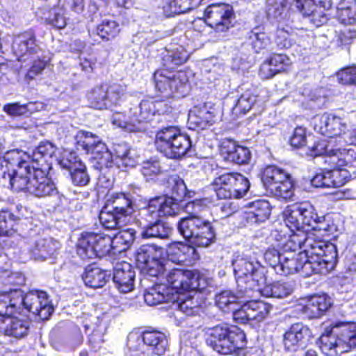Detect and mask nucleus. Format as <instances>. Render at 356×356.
Segmentation results:
<instances>
[{
	"label": "nucleus",
	"instance_id": "nucleus-55",
	"mask_svg": "<svg viewBox=\"0 0 356 356\" xmlns=\"http://www.w3.org/2000/svg\"><path fill=\"white\" fill-rule=\"evenodd\" d=\"M166 170L161 165L160 161L156 157L144 161L141 164L140 172L147 179H152L154 177Z\"/></svg>",
	"mask_w": 356,
	"mask_h": 356
},
{
	"label": "nucleus",
	"instance_id": "nucleus-43",
	"mask_svg": "<svg viewBox=\"0 0 356 356\" xmlns=\"http://www.w3.org/2000/svg\"><path fill=\"white\" fill-rule=\"evenodd\" d=\"M114 161V166L119 168L120 165L124 167H134L136 163V160L133 155L129 145L125 143H118L113 145V152H111Z\"/></svg>",
	"mask_w": 356,
	"mask_h": 356
},
{
	"label": "nucleus",
	"instance_id": "nucleus-13",
	"mask_svg": "<svg viewBox=\"0 0 356 356\" xmlns=\"http://www.w3.org/2000/svg\"><path fill=\"white\" fill-rule=\"evenodd\" d=\"M154 81L157 91L164 97H184L189 90L188 79L185 72H172L163 68L154 73Z\"/></svg>",
	"mask_w": 356,
	"mask_h": 356
},
{
	"label": "nucleus",
	"instance_id": "nucleus-10",
	"mask_svg": "<svg viewBox=\"0 0 356 356\" xmlns=\"http://www.w3.org/2000/svg\"><path fill=\"white\" fill-rule=\"evenodd\" d=\"M206 334L207 344L220 354H231L245 346V333L227 323L207 328Z\"/></svg>",
	"mask_w": 356,
	"mask_h": 356
},
{
	"label": "nucleus",
	"instance_id": "nucleus-63",
	"mask_svg": "<svg viewBox=\"0 0 356 356\" xmlns=\"http://www.w3.org/2000/svg\"><path fill=\"white\" fill-rule=\"evenodd\" d=\"M283 252H281L275 248H268L264 254V258L266 262L271 266L276 273V268L280 266L281 259H282Z\"/></svg>",
	"mask_w": 356,
	"mask_h": 356
},
{
	"label": "nucleus",
	"instance_id": "nucleus-57",
	"mask_svg": "<svg viewBox=\"0 0 356 356\" xmlns=\"http://www.w3.org/2000/svg\"><path fill=\"white\" fill-rule=\"evenodd\" d=\"M3 280V289L1 288V291H9L10 289L14 290L17 288L10 287L8 289H6V285L20 286L24 284L25 277L22 273L19 272H10L8 270H1V280ZM17 290H20L17 289Z\"/></svg>",
	"mask_w": 356,
	"mask_h": 356
},
{
	"label": "nucleus",
	"instance_id": "nucleus-5",
	"mask_svg": "<svg viewBox=\"0 0 356 356\" xmlns=\"http://www.w3.org/2000/svg\"><path fill=\"white\" fill-rule=\"evenodd\" d=\"M326 250V258L318 261L291 252H283L280 264L276 268V273L288 275L297 273L305 277L312 274H326L335 268L338 258L335 245H329Z\"/></svg>",
	"mask_w": 356,
	"mask_h": 356
},
{
	"label": "nucleus",
	"instance_id": "nucleus-14",
	"mask_svg": "<svg viewBox=\"0 0 356 356\" xmlns=\"http://www.w3.org/2000/svg\"><path fill=\"white\" fill-rule=\"evenodd\" d=\"M213 190L218 199L227 200L244 197L250 188L249 180L240 173H225L213 181Z\"/></svg>",
	"mask_w": 356,
	"mask_h": 356
},
{
	"label": "nucleus",
	"instance_id": "nucleus-35",
	"mask_svg": "<svg viewBox=\"0 0 356 356\" xmlns=\"http://www.w3.org/2000/svg\"><path fill=\"white\" fill-rule=\"evenodd\" d=\"M189 54L181 45H175L166 48L162 53V63L165 69L172 70L184 64Z\"/></svg>",
	"mask_w": 356,
	"mask_h": 356
},
{
	"label": "nucleus",
	"instance_id": "nucleus-8",
	"mask_svg": "<svg viewBox=\"0 0 356 356\" xmlns=\"http://www.w3.org/2000/svg\"><path fill=\"white\" fill-rule=\"evenodd\" d=\"M319 342V347L325 356L348 352L356 346V323H334L321 334Z\"/></svg>",
	"mask_w": 356,
	"mask_h": 356
},
{
	"label": "nucleus",
	"instance_id": "nucleus-33",
	"mask_svg": "<svg viewBox=\"0 0 356 356\" xmlns=\"http://www.w3.org/2000/svg\"><path fill=\"white\" fill-rule=\"evenodd\" d=\"M144 300L148 305L152 306L167 302H175V297L165 283L159 282L145 289Z\"/></svg>",
	"mask_w": 356,
	"mask_h": 356
},
{
	"label": "nucleus",
	"instance_id": "nucleus-49",
	"mask_svg": "<svg viewBox=\"0 0 356 356\" xmlns=\"http://www.w3.org/2000/svg\"><path fill=\"white\" fill-rule=\"evenodd\" d=\"M329 170L330 188H337L343 186L350 179L356 178V170H350L343 167H332Z\"/></svg>",
	"mask_w": 356,
	"mask_h": 356
},
{
	"label": "nucleus",
	"instance_id": "nucleus-32",
	"mask_svg": "<svg viewBox=\"0 0 356 356\" xmlns=\"http://www.w3.org/2000/svg\"><path fill=\"white\" fill-rule=\"evenodd\" d=\"M245 44L250 47L254 52L259 54L268 49L271 44V40L264 26H257L247 32Z\"/></svg>",
	"mask_w": 356,
	"mask_h": 356
},
{
	"label": "nucleus",
	"instance_id": "nucleus-7",
	"mask_svg": "<svg viewBox=\"0 0 356 356\" xmlns=\"http://www.w3.org/2000/svg\"><path fill=\"white\" fill-rule=\"evenodd\" d=\"M193 208V201L186 204L184 209L188 216L178 221L177 230L180 235L194 245L208 247L216 241V229L213 222L194 214Z\"/></svg>",
	"mask_w": 356,
	"mask_h": 356
},
{
	"label": "nucleus",
	"instance_id": "nucleus-30",
	"mask_svg": "<svg viewBox=\"0 0 356 356\" xmlns=\"http://www.w3.org/2000/svg\"><path fill=\"white\" fill-rule=\"evenodd\" d=\"M197 289L186 291V293H179L180 296H175V302L173 305L175 309L185 314L186 316H193L198 313L200 302L198 300L200 293Z\"/></svg>",
	"mask_w": 356,
	"mask_h": 356
},
{
	"label": "nucleus",
	"instance_id": "nucleus-58",
	"mask_svg": "<svg viewBox=\"0 0 356 356\" xmlns=\"http://www.w3.org/2000/svg\"><path fill=\"white\" fill-rule=\"evenodd\" d=\"M111 122L113 124L122 128L128 132H138V131L129 129V127L136 125L134 117L132 116L131 113V108H129V115L127 117L120 112L114 113L111 117Z\"/></svg>",
	"mask_w": 356,
	"mask_h": 356
},
{
	"label": "nucleus",
	"instance_id": "nucleus-42",
	"mask_svg": "<svg viewBox=\"0 0 356 356\" xmlns=\"http://www.w3.org/2000/svg\"><path fill=\"white\" fill-rule=\"evenodd\" d=\"M66 5L67 0H58L56 6L44 13L43 19L45 22L58 29L65 28L66 26L65 17L67 11Z\"/></svg>",
	"mask_w": 356,
	"mask_h": 356
},
{
	"label": "nucleus",
	"instance_id": "nucleus-44",
	"mask_svg": "<svg viewBox=\"0 0 356 356\" xmlns=\"http://www.w3.org/2000/svg\"><path fill=\"white\" fill-rule=\"evenodd\" d=\"M163 249L154 244L142 245L136 251V261L137 266L147 264L151 260L161 259L163 255Z\"/></svg>",
	"mask_w": 356,
	"mask_h": 356
},
{
	"label": "nucleus",
	"instance_id": "nucleus-19",
	"mask_svg": "<svg viewBox=\"0 0 356 356\" xmlns=\"http://www.w3.org/2000/svg\"><path fill=\"white\" fill-rule=\"evenodd\" d=\"M286 225L291 230L304 229L310 227L317 213L314 207L309 202H302L289 206L284 212Z\"/></svg>",
	"mask_w": 356,
	"mask_h": 356
},
{
	"label": "nucleus",
	"instance_id": "nucleus-39",
	"mask_svg": "<svg viewBox=\"0 0 356 356\" xmlns=\"http://www.w3.org/2000/svg\"><path fill=\"white\" fill-rule=\"evenodd\" d=\"M60 249V243L52 238L38 239L32 250L35 260L44 261L55 257Z\"/></svg>",
	"mask_w": 356,
	"mask_h": 356
},
{
	"label": "nucleus",
	"instance_id": "nucleus-40",
	"mask_svg": "<svg viewBox=\"0 0 356 356\" xmlns=\"http://www.w3.org/2000/svg\"><path fill=\"white\" fill-rule=\"evenodd\" d=\"M111 273L95 265H89L85 269L83 280L90 288L97 289L104 286L108 281Z\"/></svg>",
	"mask_w": 356,
	"mask_h": 356
},
{
	"label": "nucleus",
	"instance_id": "nucleus-16",
	"mask_svg": "<svg viewBox=\"0 0 356 356\" xmlns=\"http://www.w3.org/2000/svg\"><path fill=\"white\" fill-rule=\"evenodd\" d=\"M125 87L117 83L97 86L87 95L91 107L96 109L112 108L121 105L126 99Z\"/></svg>",
	"mask_w": 356,
	"mask_h": 356
},
{
	"label": "nucleus",
	"instance_id": "nucleus-46",
	"mask_svg": "<svg viewBox=\"0 0 356 356\" xmlns=\"http://www.w3.org/2000/svg\"><path fill=\"white\" fill-rule=\"evenodd\" d=\"M138 268L145 276L155 277L159 282H163V277H165L169 268L163 257L161 259L151 260L149 264H142Z\"/></svg>",
	"mask_w": 356,
	"mask_h": 356
},
{
	"label": "nucleus",
	"instance_id": "nucleus-6",
	"mask_svg": "<svg viewBox=\"0 0 356 356\" xmlns=\"http://www.w3.org/2000/svg\"><path fill=\"white\" fill-rule=\"evenodd\" d=\"M136 197L133 193L111 192L106 194L99 220L107 229H120L127 225L135 211Z\"/></svg>",
	"mask_w": 356,
	"mask_h": 356
},
{
	"label": "nucleus",
	"instance_id": "nucleus-24",
	"mask_svg": "<svg viewBox=\"0 0 356 356\" xmlns=\"http://www.w3.org/2000/svg\"><path fill=\"white\" fill-rule=\"evenodd\" d=\"M263 101L259 98L257 89L250 86L246 88L235 102L232 113L236 117L245 115L251 110H254L256 113L263 109Z\"/></svg>",
	"mask_w": 356,
	"mask_h": 356
},
{
	"label": "nucleus",
	"instance_id": "nucleus-9",
	"mask_svg": "<svg viewBox=\"0 0 356 356\" xmlns=\"http://www.w3.org/2000/svg\"><path fill=\"white\" fill-rule=\"evenodd\" d=\"M155 145L156 149L165 157L176 160L186 156H191L194 152L189 136L173 126L161 129L156 133Z\"/></svg>",
	"mask_w": 356,
	"mask_h": 356
},
{
	"label": "nucleus",
	"instance_id": "nucleus-47",
	"mask_svg": "<svg viewBox=\"0 0 356 356\" xmlns=\"http://www.w3.org/2000/svg\"><path fill=\"white\" fill-rule=\"evenodd\" d=\"M136 230L132 228H127L118 232L111 238L114 252L120 253L128 250L136 238Z\"/></svg>",
	"mask_w": 356,
	"mask_h": 356
},
{
	"label": "nucleus",
	"instance_id": "nucleus-29",
	"mask_svg": "<svg viewBox=\"0 0 356 356\" xmlns=\"http://www.w3.org/2000/svg\"><path fill=\"white\" fill-rule=\"evenodd\" d=\"M330 167H348L356 170V149L351 147L334 149V152L325 159Z\"/></svg>",
	"mask_w": 356,
	"mask_h": 356
},
{
	"label": "nucleus",
	"instance_id": "nucleus-17",
	"mask_svg": "<svg viewBox=\"0 0 356 356\" xmlns=\"http://www.w3.org/2000/svg\"><path fill=\"white\" fill-rule=\"evenodd\" d=\"M75 140L77 149L91 154L93 162L98 161L101 164L108 165L112 154L99 136L89 131L80 130L76 133Z\"/></svg>",
	"mask_w": 356,
	"mask_h": 356
},
{
	"label": "nucleus",
	"instance_id": "nucleus-61",
	"mask_svg": "<svg viewBox=\"0 0 356 356\" xmlns=\"http://www.w3.org/2000/svg\"><path fill=\"white\" fill-rule=\"evenodd\" d=\"M247 307V301L240 300L239 306L231 311L232 312V318L236 323L245 324L251 321Z\"/></svg>",
	"mask_w": 356,
	"mask_h": 356
},
{
	"label": "nucleus",
	"instance_id": "nucleus-54",
	"mask_svg": "<svg viewBox=\"0 0 356 356\" xmlns=\"http://www.w3.org/2000/svg\"><path fill=\"white\" fill-rule=\"evenodd\" d=\"M310 228L318 232L322 236L332 235L337 231V226L327 217L318 215Z\"/></svg>",
	"mask_w": 356,
	"mask_h": 356
},
{
	"label": "nucleus",
	"instance_id": "nucleus-51",
	"mask_svg": "<svg viewBox=\"0 0 356 356\" xmlns=\"http://www.w3.org/2000/svg\"><path fill=\"white\" fill-rule=\"evenodd\" d=\"M195 252L193 247L183 243L170 248L168 257L172 262L181 264L190 260Z\"/></svg>",
	"mask_w": 356,
	"mask_h": 356
},
{
	"label": "nucleus",
	"instance_id": "nucleus-38",
	"mask_svg": "<svg viewBox=\"0 0 356 356\" xmlns=\"http://www.w3.org/2000/svg\"><path fill=\"white\" fill-rule=\"evenodd\" d=\"M297 8L302 15L314 26L318 27L325 24L327 20L326 10L316 6L310 4V1H305L302 3L300 0H297Z\"/></svg>",
	"mask_w": 356,
	"mask_h": 356
},
{
	"label": "nucleus",
	"instance_id": "nucleus-34",
	"mask_svg": "<svg viewBox=\"0 0 356 356\" xmlns=\"http://www.w3.org/2000/svg\"><path fill=\"white\" fill-rule=\"evenodd\" d=\"M331 298L326 293L312 296L304 307L305 313L310 318L322 316L332 306Z\"/></svg>",
	"mask_w": 356,
	"mask_h": 356
},
{
	"label": "nucleus",
	"instance_id": "nucleus-41",
	"mask_svg": "<svg viewBox=\"0 0 356 356\" xmlns=\"http://www.w3.org/2000/svg\"><path fill=\"white\" fill-rule=\"evenodd\" d=\"M291 177V175L284 169L276 165H268L264 171L262 182L266 191H276L277 185Z\"/></svg>",
	"mask_w": 356,
	"mask_h": 356
},
{
	"label": "nucleus",
	"instance_id": "nucleus-31",
	"mask_svg": "<svg viewBox=\"0 0 356 356\" xmlns=\"http://www.w3.org/2000/svg\"><path fill=\"white\" fill-rule=\"evenodd\" d=\"M266 270H265V273ZM266 277H265L264 282L259 284L257 289H254V294L260 293L261 296L265 297H271L275 298H284L291 294L293 291V286L290 282L277 281L271 284H266Z\"/></svg>",
	"mask_w": 356,
	"mask_h": 356
},
{
	"label": "nucleus",
	"instance_id": "nucleus-62",
	"mask_svg": "<svg viewBox=\"0 0 356 356\" xmlns=\"http://www.w3.org/2000/svg\"><path fill=\"white\" fill-rule=\"evenodd\" d=\"M127 346L128 348L127 356H159L156 353H152L148 346L138 341L136 343L135 348L130 346V334L127 337Z\"/></svg>",
	"mask_w": 356,
	"mask_h": 356
},
{
	"label": "nucleus",
	"instance_id": "nucleus-21",
	"mask_svg": "<svg viewBox=\"0 0 356 356\" xmlns=\"http://www.w3.org/2000/svg\"><path fill=\"white\" fill-rule=\"evenodd\" d=\"M130 346L135 348L138 341L148 346L152 353L162 356L168 346V339L164 333L156 330H145L142 333H130Z\"/></svg>",
	"mask_w": 356,
	"mask_h": 356
},
{
	"label": "nucleus",
	"instance_id": "nucleus-50",
	"mask_svg": "<svg viewBox=\"0 0 356 356\" xmlns=\"http://www.w3.org/2000/svg\"><path fill=\"white\" fill-rule=\"evenodd\" d=\"M286 0H266L265 10L270 20L280 22L286 15Z\"/></svg>",
	"mask_w": 356,
	"mask_h": 356
},
{
	"label": "nucleus",
	"instance_id": "nucleus-60",
	"mask_svg": "<svg viewBox=\"0 0 356 356\" xmlns=\"http://www.w3.org/2000/svg\"><path fill=\"white\" fill-rule=\"evenodd\" d=\"M72 183L79 186H84L90 182V177L86 165L82 163L70 171Z\"/></svg>",
	"mask_w": 356,
	"mask_h": 356
},
{
	"label": "nucleus",
	"instance_id": "nucleus-45",
	"mask_svg": "<svg viewBox=\"0 0 356 356\" xmlns=\"http://www.w3.org/2000/svg\"><path fill=\"white\" fill-rule=\"evenodd\" d=\"M94 167L99 170V175L97 179L98 186L103 188H109L112 187L114 183V173L117 169L114 167V161L113 155L107 164H101L98 161H94Z\"/></svg>",
	"mask_w": 356,
	"mask_h": 356
},
{
	"label": "nucleus",
	"instance_id": "nucleus-1",
	"mask_svg": "<svg viewBox=\"0 0 356 356\" xmlns=\"http://www.w3.org/2000/svg\"><path fill=\"white\" fill-rule=\"evenodd\" d=\"M56 147L50 142L41 143L29 154L19 149L1 156V184L15 191H24L38 198L59 197L53 180L48 177Z\"/></svg>",
	"mask_w": 356,
	"mask_h": 356
},
{
	"label": "nucleus",
	"instance_id": "nucleus-26",
	"mask_svg": "<svg viewBox=\"0 0 356 356\" xmlns=\"http://www.w3.org/2000/svg\"><path fill=\"white\" fill-rule=\"evenodd\" d=\"M220 154L224 160L238 165L246 164L251 159V152L248 148L238 145L232 140L222 142Z\"/></svg>",
	"mask_w": 356,
	"mask_h": 356
},
{
	"label": "nucleus",
	"instance_id": "nucleus-25",
	"mask_svg": "<svg viewBox=\"0 0 356 356\" xmlns=\"http://www.w3.org/2000/svg\"><path fill=\"white\" fill-rule=\"evenodd\" d=\"M136 272L128 262H118L113 267V281L118 290L124 293L134 289Z\"/></svg>",
	"mask_w": 356,
	"mask_h": 356
},
{
	"label": "nucleus",
	"instance_id": "nucleus-18",
	"mask_svg": "<svg viewBox=\"0 0 356 356\" xmlns=\"http://www.w3.org/2000/svg\"><path fill=\"white\" fill-rule=\"evenodd\" d=\"M163 282L165 283L174 297L191 289H200L199 275L193 270L180 268H168Z\"/></svg>",
	"mask_w": 356,
	"mask_h": 356
},
{
	"label": "nucleus",
	"instance_id": "nucleus-22",
	"mask_svg": "<svg viewBox=\"0 0 356 356\" xmlns=\"http://www.w3.org/2000/svg\"><path fill=\"white\" fill-rule=\"evenodd\" d=\"M314 129L318 133L332 138L346 135V130L348 129L346 120L339 116L324 113L321 116H316L314 118Z\"/></svg>",
	"mask_w": 356,
	"mask_h": 356
},
{
	"label": "nucleus",
	"instance_id": "nucleus-3",
	"mask_svg": "<svg viewBox=\"0 0 356 356\" xmlns=\"http://www.w3.org/2000/svg\"><path fill=\"white\" fill-rule=\"evenodd\" d=\"M232 265L237 284L236 294L223 291L215 298L216 306L225 313L238 307L241 299L253 298L254 289L265 280V267L250 251L235 253Z\"/></svg>",
	"mask_w": 356,
	"mask_h": 356
},
{
	"label": "nucleus",
	"instance_id": "nucleus-15",
	"mask_svg": "<svg viewBox=\"0 0 356 356\" xmlns=\"http://www.w3.org/2000/svg\"><path fill=\"white\" fill-rule=\"evenodd\" d=\"M111 250V237L101 233H82L76 244L77 254L82 259L103 257Z\"/></svg>",
	"mask_w": 356,
	"mask_h": 356
},
{
	"label": "nucleus",
	"instance_id": "nucleus-59",
	"mask_svg": "<svg viewBox=\"0 0 356 356\" xmlns=\"http://www.w3.org/2000/svg\"><path fill=\"white\" fill-rule=\"evenodd\" d=\"M277 186V189L276 191H267L278 199L289 200L292 198L294 195V190L291 177L280 183Z\"/></svg>",
	"mask_w": 356,
	"mask_h": 356
},
{
	"label": "nucleus",
	"instance_id": "nucleus-37",
	"mask_svg": "<svg viewBox=\"0 0 356 356\" xmlns=\"http://www.w3.org/2000/svg\"><path fill=\"white\" fill-rule=\"evenodd\" d=\"M159 7L166 17L185 13L202 0H159Z\"/></svg>",
	"mask_w": 356,
	"mask_h": 356
},
{
	"label": "nucleus",
	"instance_id": "nucleus-12",
	"mask_svg": "<svg viewBox=\"0 0 356 356\" xmlns=\"http://www.w3.org/2000/svg\"><path fill=\"white\" fill-rule=\"evenodd\" d=\"M235 14L233 7L227 3H219L209 5L204 10V18L194 21L193 27L197 31H201L198 25L207 24L217 33H224L234 26Z\"/></svg>",
	"mask_w": 356,
	"mask_h": 356
},
{
	"label": "nucleus",
	"instance_id": "nucleus-4",
	"mask_svg": "<svg viewBox=\"0 0 356 356\" xmlns=\"http://www.w3.org/2000/svg\"><path fill=\"white\" fill-rule=\"evenodd\" d=\"M180 211L179 204L172 198L157 196L150 198L139 211L142 220L147 222L142 228L140 236L144 239L168 238L171 234L170 227L160 218L175 216Z\"/></svg>",
	"mask_w": 356,
	"mask_h": 356
},
{
	"label": "nucleus",
	"instance_id": "nucleus-53",
	"mask_svg": "<svg viewBox=\"0 0 356 356\" xmlns=\"http://www.w3.org/2000/svg\"><path fill=\"white\" fill-rule=\"evenodd\" d=\"M119 33V24L113 19H104L96 28L97 35L106 40L115 38Z\"/></svg>",
	"mask_w": 356,
	"mask_h": 356
},
{
	"label": "nucleus",
	"instance_id": "nucleus-52",
	"mask_svg": "<svg viewBox=\"0 0 356 356\" xmlns=\"http://www.w3.org/2000/svg\"><path fill=\"white\" fill-rule=\"evenodd\" d=\"M250 320L257 322L262 321L268 315L272 307L260 300H247Z\"/></svg>",
	"mask_w": 356,
	"mask_h": 356
},
{
	"label": "nucleus",
	"instance_id": "nucleus-2",
	"mask_svg": "<svg viewBox=\"0 0 356 356\" xmlns=\"http://www.w3.org/2000/svg\"><path fill=\"white\" fill-rule=\"evenodd\" d=\"M54 312L49 296L43 291H1V331L6 336L22 338L28 334L30 321L17 314L31 312L41 320H47Z\"/></svg>",
	"mask_w": 356,
	"mask_h": 356
},
{
	"label": "nucleus",
	"instance_id": "nucleus-28",
	"mask_svg": "<svg viewBox=\"0 0 356 356\" xmlns=\"http://www.w3.org/2000/svg\"><path fill=\"white\" fill-rule=\"evenodd\" d=\"M214 121V111L211 108L209 109L206 104L202 106H195L189 111L188 124L190 129H205L212 125Z\"/></svg>",
	"mask_w": 356,
	"mask_h": 356
},
{
	"label": "nucleus",
	"instance_id": "nucleus-11",
	"mask_svg": "<svg viewBox=\"0 0 356 356\" xmlns=\"http://www.w3.org/2000/svg\"><path fill=\"white\" fill-rule=\"evenodd\" d=\"M297 230L289 237H286L282 243L283 252L293 253L297 250H302L297 255L307 257L315 261L326 258L327 249L329 245H334L327 241L316 236L314 233Z\"/></svg>",
	"mask_w": 356,
	"mask_h": 356
},
{
	"label": "nucleus",
	"instance_id": "nucleus-36",
	"mask_svg": "<svg viewBox=\"0 0 356 356\" xmlns=\"http://www.w3.org/2000/svg\"><path fill=\"white\" fill-rule=\"evenodd\" d=\"M249 211L245 213V219L250 224H257L268 219L271 207L266 200H257L248 203Z\"/></svg>",
	"mask_w": 356,
	"mask_h": 356
},
{
	"label": "nucleus",
	"instance_id": "nucleus-27",
	"mask_svg": "<svg viewBox=\"0 0 356 356\" xmlns=\"http://www.w3.org/2000/svg\"><path fill=\"white\" fill-rule=\"evenodd\" d=\"M40 50L39 45L36 43L35 35L31 30L22 33L13 40V51L18 60L26 55L38 54Z\"/></svg>",
	"mask_w": 356,
	"mask_h": 356
},
{
	"label": "nucleus",
	"instance_id": "nucleus-23",
	"mask_svg": "<svg viewBox=\"0 0 356 356\" xmlns=\"http://www.w3.org/2000/svg\"><path fill=\"white\" fill-rule=\"evenodd\" d=\"M312 332L310 329L302 323H294L285 332L283 338L284 348L296 352L305 348L309 341Z\"/></svg>",
	"mask_w": 356,
	"mask_h": 356
},
{
	"label": "nucleus",
	"instance_id": "nucleus-20",
	"mask_svg": "<svg viewBox=\"0 0 356 356\" xmlns=\"http://www.w3.org/2000/svg\"><path fill=\"white\" fill-rule=\"evenodd\" d=\"M163 102L152 99L142 100L138 104L131 107V113L134 117L136 125L129 127L130 129L143 132L147 129V122L152 120L156 113L160 115L163 112Z\"/></svg>",
	"mask_w": 356,
	"mask_h": 356
},
{
	"label": "nucleus",
	"instance_id": "nucleus-56",
	"mask_svg": "<svg viewBox=\"0 0 356 356\" xmlns=\"http://www.w3.org/2000/svg\"><path fill=\"white\" fill-rule=\"evenodd\" d=\"M330 143V142L327 140H318L312 147H308L307 154L312 157L323 156L325 163L326 158L332 154L334 149Z\"/></svg>",
	"mask_w": 356,
	"mask_h": 356
},
{
	"label": "nucleus",
	"instance_id": "nucleus-64",
	"mask_svg": "<svg viewBox=\"0 0 356 356\" xmlns=\"http://www.w3.org/2000/svg\"><path fill=\"white\" fill-rule=\"evenodd\" d=\"M337 77L342 84H356V67L343 68L337 72Z\"/></svg>",
	"mask_w": 356,
	"mask_h": 356
},
{
	"label": "nucleus",
	"instance_id": "nucleus-48",
	"mask_svg": "<svg viewBox=\"0 0 356 356\" xmlns=\"http://www.w3.org/2000/svg\"><path fill=\"white\" fill-rule=\"evenodd\" d=\"M337 17L343 24H356V0H342L337 8Z\"/></svg>",
	"mask_w": 356,
	"mask_h": 356
}]
</instances>
